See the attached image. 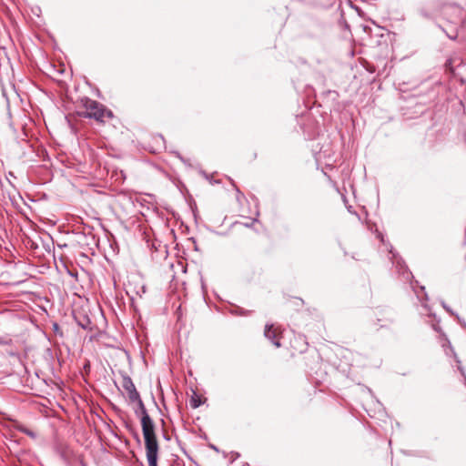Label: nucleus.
Masks as SVG:
<instances>
[{
  "label": "nucleus",
  "mask_w": 466,
  "mask_h": 466,
  "mask_svg": "<svg viewBox=\"0 0 466 466\" xmlns=\"http://www.w3.org/2000/svg\"><path fill=\"white\" fill-rule=\"evenodd\" d=\"M79 108L82 109L77 112L79 116L92 118L100 124H106L114 117L112 110L100 102L86 96L79 100Z\"/></svg>",
  "instance_id": "f257e3e1"
},
{
  "label": "nucleus",
  "mask_w": 466,
  "mask_h": 466,
  "mask_svg": "<svg viewBox=\"0 0 466 466\" xmlns=\"http://www.w3.org/2000/svg\"><path fill=\"white\" fill-rule=\"evenodd\" d=\"M135 402L137 405V408L135 410V412L137 416H140L141 419V426L144 439L155 438V424L148 415L147 409L141 400H136Z\"/></svg>",
  "instance_id": "f03ea898"
},
{
  "label": "nucleus",
  "mask_w": 466,
  "mask_h": 466,
  "mask_svg": "<svg viewBox=\"0 0 466 466\" xmlns=\"http://www.w3.org/2000/svg\"><path fill=\"white\" fill-rule=\"evenodd\" d=\"M145 447L148 466H157L159 446L157 437L146 439Z\"/></svg>",
  "instance_id": "7ed1b4c3"
},
{
  "label": "nucleus",
  "mask_w": 466,
  "mask_h": 466,
  "mask_svg": "<svg viewBox=\"0 0 466 466\" xmlns=\"http://www.w3.org/2000/svg\"><path fill=\"white\" fill-rule=\"evenodd\" d=\"M265 337L269 339L277 348L281 346L280 339L282 337V329L274 324H266L264 330Z\"/></svg>",
  "instance_id": "20e7f679"
},
{
  "label": "nucleus",
  "mask_w": 466,
  "mask_h": 466,
  "mask_svg": "<svg viewBox=\"0 0 466 466\" xmlns=\"http://www.w3.org/2000/svg\"><path fill=\"white\" fill-rule=\"evenodd\" d=\"M122 387L126 390L127 397L131 402H135L136 400H138L140 398V395L129 376L123 377Z\"/></svg>",
  "instance_id": "39448f33"
},
{
  "label": "nucleus",
  "mask_w": 466,
  "mask_h": 466,
  "mask_svg": "<svg viewBox=\"0 0 466 466\" xmlns=\"http://www.w3.org/2000/svg\"><path fill=\"white\" fill-rule=\"evenodd\" d=\"M309 343L306 339V337L303 335H298L294 338L292 347L302 353L308 350Z\"/></svg>",
  "instance_id": "423d86ee"
},
{
  "label": "nucleus",
  "mask_w": 466,
  "mask_h": 466,
  "mask_svg": "<svg viewBox=\"0 0 466 466\" xmlns=\"http://www.w3.org/2000/svg\"><path fill=\"white\" fill-rule=\"evenodd\" d=\"M78 325L84 329H91V321L88 318L84 317L82 320H77Z\"/></svg>",
  "instance_id": "0eeeda50"
},
{
  "label": "nucleus",
  "mask_w": 466,
  "mask_h": 466,
  "mask_svg": "<svg viewBox=\"0 0 466 466\" xmlns=\"http://www.w3.org/2000/svg\"><path fill=\"white\" fill-rule=\"evenodd\" d=\"M453 64H454V59L453 58L448 59L446 64H445L446 69L449 70L451 73L454 72Z\"/></svg>",
  "instance_id": "6e6552de"
},
{
  "label": "nucleus",
  "mask_w": 466,
  "mask_h": 466,
  "mask_svg": "<svg viewBox=\"0 0 466 466\" xmlns=\"http://www.w3.org/2000/svg\"><path fill=\"white\" fill-rule=\"evenodd\" d=\"M191 407L196 409L200 406L201 401L198 398H192L190 400Z\"/></svg>",
  "instance_id": "1a4fd4ad"
},
{
  "label": "nucleus",
  "mask_w": 466,
  "mask_h": 466,
  "mask_svg": "<svg viewBox=\"0 0 466 466\" xmlns=\"http://www.w3.org/2000/svg\"><path fill=\"white\" fill-rule=\"evenodd\" d=\"M454 11L459 14H461V12H462V10L459 6H454Z\"/></svg>",
  "instance_id": "9d476101"
},
{
  "label": "nucleus",
  "mask_w": 466,
  "mask_h": 466,
  "mask_svg": "<svg viewBox=\"0 0 466 466\" xmlns=\"http://www.w3.org/2000/svg\"><path fill=\"white\" fill-rule=\"evenodd\" d=\"M448 36H449L450 38H451V39H455V38H456V35H448Z\"/></svg>",
  "instance_id": "9b49d317"
}]
</instances>
